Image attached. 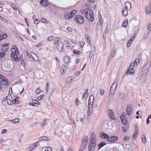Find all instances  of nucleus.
I'll return each instance as SVG.
<instances>
[{
	"mask_svg": "<svg viewBox=\"0 0 151 151\" xmlns=\"http://www.w3.org/2000/svg\"><path fill=\"white\" fill-rule=\"evenodd\" d=\"M108 115H109V114H111V113H113V111L111 109H109L108 111Z\"/></svg>",
	"mask_w": 151,
	"mask_h": 151,
	"instance_id": "nucleus-60",
	"label": "nucleus"
},
{
	"mask_svg": "<svg viewBox=\"0 0 151 151\" xmlns=\"http://www.w3.org/2000/svg\"><path fill=\"white\" fill-rule=\"evenodd\" d=\"M87 9H86V11H85V17L87 18H88V17H89V12H88V11L87 10H86Z\"/></svg>",
	"mask_w": 151,
	"mask_h": 151,
	"instance_id": "nucleus-48",
	"label": "nucleus"
},
{
	"mask_svg": "<svg viewBox=\"0 0 151 151\" xmlns=\"http://www.w3.org/2000/svg\"><path fill=\"white\" fill-rule=\"evenodd\" d=\"M56 48L58 51L62 52H63V43L61 42H58L56 45Z\"/></svg>",
	"mask_w": 151,
	"mask_h": 151,
	"instance_id": "nucleus-6",
	"label": "nucleus"
},
{
	"mask_svg": "<svg viewBox=\"0 0 151 151\" xmlns=\"http://www.w3.org/2000/svg\"><path fill=\"white\" fill-rule=\"evenodd\" d=\"M9 47H6V48L4 46H2L1 50L4 53V52H5V51H7Z\"/></svg>",
	"mask_w": 151,
	"mask_h": 151,
	"instance_id": "nucleus-36",
	"label": "nucleus"
},
{
	"mask_svg": "<svg viewBox=\"0 0 151 151\" xmlns=\"http://www.w3.org/2000/svg\"><path fill=\"white\" fill-rule=\"evenodd\" d=\"M96 137L95 134L93 133H92L91 135L90 140L89 142H96Z\"/></svg>",
	"mask_w": 151,
	"mask_h": 151,
	"instance_id": "nucleus-16",
	"label": "nucleus"
},
{
	"mask_svg": "<svg viewBox=\"0 0 151 151\" xmlns=\"http://www.w3.org/2000/svg\"><path fill=\"white\" fill-rule=\"evenodd\" d=\"M73 80V79L71 78V77H68L66 79L67 82L68 84L70 83Z\"/></svg>",
	"mask_w": 151,
	"mask_h": 151,
	"instance_id": "nucleus-35",
	"label": "nucleus"
},
{
	"mask_svg": "<svg viewBox=\"0 0 151 151\" xmlns=\"http://www.w3.org/2000/svg\"><path fill=\"white\" fill-rule=\"evenodd\" d=\"M19 99L18 97H16L15 99L12 101V103L14 104H17L19 103Z\"/></svg>",
	"mask_w": 151,
	"mask_h": 151,
	"instance_id": "nucleus-37",
	"label": "nucleus"
},
{
	"mask_svg": "<svg viewBox=\"0 0 151 151\" xmlns=\"http://www.w3.org/2000/svg\"><path fill=\"white\" fill-rule=\"evenodd\" d=\"M0 19L2 20L4 22V23H8L6 19H5V18H4L2 17V19L1 18Z\"/></svg>",
	"mask_w": 151,
	"mask_h": 151,
	"instance_id": "nucleus-59",
	"label": "nucleus"
},
{
	"mask_svg": "<svg viewBox=\"0 0 151 151\" xmlns=\"http://www.w3.org/2000/svg\"><path fill=\"white\" fill-rule=\"evenodd\" d=\"M142 142L145 144L146 143V138L145 135L143 134L142 136Z\"/></svg>",
	"mask_w": 151,
	"mask_h": 151,
	"instance_id": "nucleus-32",
	"label": "nucleus"
},
{
	"mask_svg": "<svg viewBox=\"0 0 151 151\" xmlns=\"http://www.w3.org/2000/svg\"><path fill=\"white\" fill-rule=\"evenodd\" d=\"M88 10H89V18L88 17V18L87 19L89 21L92 22L94 20V17L93 15V12L91 9H88Z\"/></svg>",
	"mask_w": 151,
	"mask_h": 151,
	"instance_id": "nucleus-12",
	"label": "nucleus"
},
{
	"mask_svg": "<svg viewBox=\"0 0 151 151\" xmlns=\"http://www.w3.org/2000/svg\"><path fill=\"white\" fill-rule=\"evenodd\" d=\"M40 4L44 6H47L48 5V2L47 0H41Z\"/></svg>",
	"mask_w": 151,
	"mask_h": 151,
	"instance_id": "nucleus-17",
	"label": "nucleus"
},
{
	"mask_svg": "<svg viewBox=\"0 0 151 151\" xmlns=\"http://www.w3.org/2000/svg\"><path fill=\"white\" fill-rule=\"evenodd\" d=\"M79 44L80 45L81 47H82L84 45V43L83 42L81 41L79 42Z\"/></svg>",
	"mask_w": 151,
	"mask_h": 151,
	"instance_id": "nucleus-58",
	"label": "nucleus"
},
{
	"mask_svg": "<svg viewBox=\"0 0 151 151\" xmlns=\"http://www.w3.org/2000/svg\"><path fill=\"white\" fill-rule=\"evenodd\" d=\"M0 38L1 40H3L5 38L7 37V35L6 34H4L3 35H0Z\"/></svg>",
	"mask_w": 151,
	"mask_h": 151,
	"instance_id": "nucleus-41",
	"label": "nucleus"
},
{
	"mask_svg": "<svg viewBox=\"0 0 151 151\" xmlns=\"http://www.w3.org/2000/svg\"><path fill=\"white\" fill-rule=\"evenodd\" d=\"M133 30L134 32H135L134 34H136L137 35V34L138 33L139 31V27L138 26H135Z\"/></svg>",
	"mask_w": 151,
	"mask_h": 151,
	"instance_id": "nucleus-31",
	"label": "nucleus"
},
{
	"mask_svg": "<svg viewBox=\"0 0 151 151\" xmlns=\"http://www.w3.org/2000/svg\"><path fill=\"white\" fill-rule=\"evenodd\" d=\"M131 69L128 68L127 70L126 74H133L135 73V72L134 70H132V71H131Z\"/></svg>",
	"mask_w": 151,
	"mask_h": 151,
	"instance_id": "nucleus-21",
	"label": "nucleus"
},
{
	"mask_svg": "<svg viewBox=\"0 0 151 151\" xmlns=\"http://www.w3.org/2000/svg\"><path fill=\"white\" fill-rule=\"evenodd\" d=\"M2 83V84H4L5 86H8L9 85V82L8 79L5 77H3V78L1 80Z\"/></svg>",
	"mask_w": 151,
	"mask_h": 151,
	"instance_id": "nucleus-15",
	"label": "nucleus"
},
{
	"mask_svg": "<svg viewBox=\"0 0 151 151\" xmlns=\"http://www.w3.org/2000/svg\"><path fill=\"white\" fill-rule=\"evenodd\" d=\"M73 17V15L70 14V13H67L65 15V17L68 19H69Z\"/></svg>",
	"mask_w": 151,
	"mask_h": 151,
	"instance_id": "nucleus-23",
	"label": "nucleus"
},
{
	"mask_svg": "<svg viewBox=\"0 0 151 151\" xmlns=\"http://www.w3.org/2000/svg\"><path fill=\"white\" fill-rule=\"evenodd\" d=\"M116 50H112L110 52V55L111 57L115 56L116 53Z\"/></svg>",
	"mask_w": 151,
	"mask_h": 151,
	"instance_id": "nucleus-22",
	"label": "nucleus"
},
{
	"mask_svg": "<svg viewBox=\"0 0 151 151\" xmlns=\"http://www.w3.org/2000/svg\"><path fill=\"white\" fill-rule=\"evenodd\" d=\"M109 117L111 119H114V113H111V114H109Z\"/></svg>",
	"mask_w": 151,
	"mask_h": 151,
	"instance_id": "nucleus-50",
	"label": "nucleus"
},
{
	"mask_svg": "<svg viewBox=\"0 0 151 151\" xmlns=\"http://www.w3.org/2000/svg\"><path fill=\"white\" fill-rule=\"evenodd\" d=\"M41 21L42 22H43L45 23H47V20L46 19L44 18H42L41 19Z\"/></svg>",
	"mask_w": 151,
	"mask_h": 151,
	"instance_id": "nucleus-61",
	"label": "nucleus"
},
{
	"mask_svg": "<svg viewBox=\"0 0 151 151\" xmlns=\"http://www.w3.org/2000/svg\"><path fill=\"white\" fill-rule=\"evenodd\" d=\"M118 139V138L117 136H113L110 137H109L107 140L109 142H114L116 141Z\"/></svg>",
	"mask_w": 151,
	"mask_h": 151,
	"instance_id": "nucleus-9",
	"label": "nucleus"
},
{
	"mask_svg": "<svg viewBox=\"0 0 151 151\" xmlns=\"http://www.w3.org/2000/svg\"><path fill=\"white\" fill-rule=\"evenodd\" d=\"M100 136L101 138L103 139H108L109 137V136L103 132H101L100 133Z\"/></svg>",
	"mask_w": 151,
	"mask_h": 151,
	"instance_id": "nucleus-13",
	"label": "nucleus"
},
{
	"mask_svg": "<svg viewBox=\"0 0 151 151\" xmlns=\"http://www.w3.org/2000/svg\"><path fill=\"white\" fill-rule=\"evenodd\" d=\"M96 142H89L88 148V151H94L96 147Z\"/></svg>",
	"mask_w": 151,
	"mask_h": 151,
	"instance_id": "nucleus-3",
	"label": "nucleus"
},
{
	"mask_svg": "<svg viewBox=\"0 0 151 151\" xmlns=\"http://www.w3.org/2000/svg\"><path fill=\"white\" fill-rule=\"evenodd\" d=\"M146 12L148 14H149L151 12V3L150 6L146 7Z\"/></svg>",
	"mask_w": 151,
	"mask_h": 151,
	"instance_id": "nucleus-19",
	"label": "nucleus"
},
{
	"mask_svg": "<svg viewBox=\"0 0 151 151\" xmlns=\"http://www.w3.org/2000/svg\"><path fill=\"white\" fill-rule=\"evenodd\" d=\"M44 95L43 94H42L40 96L38 97L37 99V100L38 101L40 100H42L43 97Z\"/></svg>",
	"mask_w": 151,
	"mask_h": 151,
	"instance_id": "nucleus-51",
	"label": "nucleus"
},
{
	"mask_svg": "<svg viewBox=\"0 0 151 151\" xmlns=\"http://www.w3.org/2000/svg\"><path fill=\"white\" fill-rule=\"evenodd\" d=\"M67 67L65 65L62 66L60 69V71H61L63 74H64L66 71Z\"/></svg>",
	"mask_w": 151,
	"mask_h": 151,
	"instance_id": "nucleus-20",
	"label": "nucleus"
},
{
	"mask_svg": "<svg viewBox=\"0 0 151 151\" xmlns=\"http://www.w3.org/2000/svg\"><path fill=\"white\" fill-rule=\"evenodd\" d=\"M122 13L123 16H126L128 14V12L125 9H123L122 10Z\"/></svg>",
	"mask_w": 151,
	"mask_h": 151,
	"instance_id": "nucleus-34",
	"label": "nucleus"
},
{
	"mask_svg": "<svg viewBox=\"0 0 151 151\" xmlns=\"http://www.w3.org/2000/svg\"><path fill=\"white\" fill-rule=\"evenodd\" d=\"M32 102L34 104H35L37 105H39L40 104V102L36 100H32Z\"/></svg>",
	"mask_w": 151,
	"mask_h": 151,
	"instance_id": "nucleus-47",
	"label": "nucleus"
},
{
	"mask_svg": "<svg viewBox=\"0 0 151 151\" xmlns=\"http://www.w3.org/2000/svg\"><path fill=\"white\" fill-rule=\"evenodd\" d=\"M74 53L76 55H80V51L79 50H74L73 51Z\"/></svg>",
	"mask_w": 151,
	"mask_h": 151,
	"instance_id": "nucleus-40",
	"label": "nucleus"
},
{
	"mask_svg": "<svg viewBox=\"0 0 151 151\" xmlns=\"http://www.w3.org/2000/svg\"><path fill=\"white\" fill-rule=\"evenodd\" d=\"M106 143L104 142H101L98 144V149L99 150L101 148L103 147L104 146L106 145Z\"/></svg>",
	"mask_w": 151,
	"mask_h": 151,
	"instance_id": "nucleus-24",
	"label": "nucleus"
},
{
	"mask_svg": "<svg viewBox=\"0 0 151 151\" xmlns=\"http://www.w3.org/2000/svg\"><path fill=\"white\" fill-rule=\"evenodd\" d=\"M5 52H0V60L2 59L3 57H4L5 55Z\"/></svg>",
	"mask_w": 151,
	"mask_h": 151,
	"instance_id": "nucleus-44",
	"label": "nucleus"
},
{
	"mask_svg": "<svg viewBox=\"0 0 151 151\" xmlns=\"http://www.w3.org/2000/svg\"><path fill=\"white\" fill-rule=\"evenodd\" d=\"M81 73V72L80 71H78L76 72L74 74V76L75 77H77Z\"/></svg>",
	"mask_w": 151,
	"mask_h": 151,
	"instance_id": "nucleus-54",
	"label": "nucleus"
},
{
	"mask_svg": "<svg viewBox=\"0 0 151 151\" xmlns=\"http://www.w3.org/2000/svg\"><path fill=\"white\" fill-rule=\"evenodd\" d=\"M39 141L44 140H47L48 139V137L44 136L40 137L39 138Z\"/></svg>",
	"mask_w": 151,
	"mask_h": 151,
	"instance_id": "nucleus-30",
	"label": "nucleus"
},
{
	"mask_svg": "<svg viewBox=\"0 0 151 151\" xmlns=\"http://www.w3.org/2000/svg\"><path fill=\"white\" fill-rule=\"evenodd\" d=\"M88 89H87L86 91L83 95V99H85L88 96Z\"/></svg>",
	"mask_w": 151,
	"mask_h": 151,
	"instance_id": "nucleus-25",
	"label": "nucleus"
},
{
	"mask_svg": "<svg viewBox=\"0 0 151 151\" xmlns=\"http://www.w3.org/2000/svg\"><path fill=\"white\" fill-rule=\"evenodd\" d=\"M47 119H45L43 122L41 124V127H44L47 124L46 123Z\"/></svg>",
	"mask_w": 151,
	"mask_h": 151,
	"instance_id": "nucleus-43",
	"label": "nucleus"
},
{
	"mask_svg": "<svg viewBox=\"0 0 151 151\" xmlns=\"http://www.w3.org/2000/svg\"><path fill=\"white\" fill-rule=\"evenodd\" d=\"M117 86V84L116 83H114L112 84L110 88V92L109 95V96L110 95V94L113 95V94L114 93Z\"/></svg>",
	"mask_w": 151,
	"mask_h": 151,
	"instance_id": "nucleus-4",
	"label": "nucleus"
},
{
	"mask_svg": "<svg viewBox=\"0 0 151 151\" xmlns=\"http://www.w3.org/2000/svg\"><path fill=\"white\" fill-rule=\"evenodd\" d=\"M128 23V20L126 19H125L123 22L122 25L124 27H127Z\"/></svg>",
	"mask_w": 151,
	"mask_h": 151,
	"instance_id": "nucleus-28",
	"label": "nucleus"
},
{
	"mask_svg": "<svg viewBox=\"0 0 151 151\" xmlns=\"http://www.w3.org/2000/svg\"><path fill=\"white\" fill-rule=\"evenodd\" d=\"M11 58L13 60L15 61L18 62L19 60V58H18L17 55H15L14 53L12 52L11 54Z\"/></svg>",
	"mask_w": 151,
	"mask_h": 151,
	"instance_id": "nucleus-11",
	"label": "nucleus"
},
{
	"mask_svg": "<svg viewBox=\"0 0 151 151\" xmlns=\"http://www.w3.org/2000/svg\"><path fill=\"white\" fill-rule=\"evenodd\" d=\"M139 61L140 59L139 58H137L135 59L134 63H133L134 64V65H136V66L139 64Z\"/></svg>",
	"mask_w": 151,
	"mask_h": 151,
	"instance_id": "nucleus-29",
	"label": "nucleus"
},
{
	"mask_svg": "<svg viewBox=\"0 0 151 151\" xmlns=\"http://www.w3.org/2000/svg\"><path fill=\"white\" fill-rule=\"evenodd\" d=\"M64 62L67 65L71 62V58L68 56H65L63 58Z\"/></svg>",
	"mask_w": 151,
	"mask_h": 151,
	"instance_id": "nucleus-8",
	"label": "nucleus"
},
{
	"mask_svg": "<svg viewBox=\"0 0 151 151\" xmlns=\"http://www.w3.org/2000/svg\"><path fill=\"white\" fill-rule=\"evenodd\" d=\"M122 123L123 124L125 125H126L128 123L127 119H126V118H125V119H124V120H122Z\"/></svg>",
	"mask_w": 151,
	"mask_h": 151,
	"instance_id": "nucleus-46",
	"label": "nucleus"
},
{
	"mask_svg": "<svg viewBox=\"0 0 151 151\" xmlns=\"http://www.w3.org/2000/svg\"><path fill=\"white\" fill-rule=\"evenodd\" d=\"M125 9L127 10H130L131 8V4L129 2H126L125 4Z\"/></svg>",
	"mask_w": 151,
	"mask_h": 151,
	"instance_id": "nucleus-18",
	"label": "nucleus"
},
{
	"mask_svg": "<svg viewBox=\"0 0 151 151\" xmlns=\"http://www.w3.org/2000/svg\"><path fill=\"white\" fill-rule=\"evenodd\" d=\"M67 29L69 32H72V29L70 27H68L67 28Z\"/></svg>",
	"mask_w": 151,
	"mask_h": 151,
	"instance_id": "nucleus-64",
	"label": "nucleus"
},
{
	"mask_svg": "<svg viewBox=\"0 0 151 151\" xmlns=\"http://www.w3.org/2000/svg\"><path fill=\"white\" fill-rule=\"evenodd\" d=\"M133 112V110L132 105L131 104L128 105L126 109V112L127 115L128 116L131 115Z\"/></svg>",
	"mask_w": 151,
	"mask_h": 151,
	"instance_id": "nucleus-5",
	"label": "nucleus"
},
{
	"mask_svg": "<svg viewBox=\"0 0 151 151\" xmlns=\"http://www.w3.org/2000/svg\"><path fill=\"white\" fill-rule=\"evenodd\" d=\"M38 145V142H37L31 145L28 148V150L29 151H31L35 149Z\"/></svg>",
	"mask_w": 151,
	"mask_h": 151,
	"instance_id": "nucleus-7",
	"label": "nucleus"
},
{
	"mask_svg": "<svg viewBox=\"0 0 151 151\" xmlns=\"http://www.w3.org/2000/svg\"><path fill=\"white\" fill-rule=\"evenodd\" d=\"M18 119H14L10 120L9 121L14 123H18L19 122Z\"/></svg>",
	"mask_w": 151,
	"mask_h": 151,
	"instance_id": "nucleus-38",
	"label": "nucleus"
},
{
	"mask_svg": "<svg viewBox=\"0 0 151 151\" xmlns=\"http://www.w3.org/2000/svg\"><path fill=\"white\" fill-rule=\"evenodd\" d=\"M147 29L150 31H151V23H150L147 27Z\"/></svg>",
	"mask_w": 151,
	"mask_h": 151,
	"instance_id": "nucleus-55",
	"label": "nucleus"
},
{
	"mask_svg": "<svg viewBox=\"0 0 151 151\" xmlns=\"http://www.w3.org/2000/svg\"><path fill=\"white\" fill-rule=\"evenodd\" d=\"M49 83L48 82H47L46 83L45 88L47 92H48V86H49Z\"/></svg>",
	"mask_w": 151,
	"mask_h": 151,
	"instance_id": "nucleus-49",
	"label": "nucleus"
},
{
	"mask_svg": "<svg viewBox=\"0 0 151 151\" xmlns=\"http://www.w3.org/2000/svg\"><path fill=\"white\" fill-rule=\"evenodd\" d=\"M12 52L14 53L15 55H18L19 54L18 49L14 45L12 47Z\"/></svg>",
	"mask_w": 151,
	"mask_h": 151,
	"instance_id": "nucleus-14",
	"label": "nucleus"
},
{
	"mask_svg": "<svg viewBox=\"0 0 151 151\" xmlns=\"http://www.w3.org/2000/svg\"><path fill=\"white\" fill-rule=\"evenodd\" d=\"M127 149L129 151H131V147L129 145H127Z\"/></svg>",
	"mask_w": 151,
	"mask_h": 151,
	"instance_id": "nucleus-62",
	"label": "nucleus"
},
{
	"mask_svg": "<svg viewBox=\"0 0 151 151\" xmlns=\"http://www.w3.org/2000/svg\"><path fill=\"white\" fill-rule=\"evenodd\" d=\"M88 139V137L87 136H85L83 138L81 142V151H84V149L86 147L87 145ZM79 151H80V150Z\"/></svg>",
	"mask_w": 151,
	"mask_h": 151,
	"instance_id": "nucleus-1",
	"label": "nucleus"
},
{
	"mask_svg": "<svg viewBox=\"0 0 151 151\" xmlns=\"http://www.w3.org/2000/svg\"><path fill=\"white\" fill-rule=\"evenodd\" d=\"M60 38L58 37L57 38V39L56 40H55L54 41V42L53 43L54 45H56V46L57 45V42H60V41H59V40H58V39H60Z\"/></svg>",
	"mask_w": 151,
	"mask_h": 151,
	"instance_id": "nucleus-57",
	"label": "nucleus"
},
{
	"mask_svg": "<svg viewBox=\"0 0 151 151\" xmlns=\"http://www.w3.org/2000/svg\"><path fill=\"white\" fill-rule=\"evenodd\" d=\"M11 6L12 7L13 9L15 11H17V10L16 7H15V6L14 4H12L11 5Z\"/></svg>",
	"mask_w": 151,
	"mask_h": 151,
	"instance_id": "nucleus-52",
	"label": "nucleus"
},
{
	"mask_svg": "<svg viewBox=\"0 0 151 151\" xmlns=\"http://www.w3.org/2000/svg\"><path fill=\"white\" fill-rule=\"evenodd\" d=\"M45 151H52L51 147H46Z\"/></svg>",
	"mask_w": 151,
	"mask_h": 151,
	"instance_id": "nucleus-56",
	"label": "nucleus"
},
{
	"mask_svg": "<svg viewBox=\"0 0 151 151\" xmlns=\"http://www.w3.org/2000/svg\"><path fill=\"white\" fill-rule=\"evenodd\" d=\"M94 100V97L93 95H91L90 96L89 98V102L90 101V102L92 104H93V102Z\"/></svg>",
	"mask_w": 151,
	"mask_h": 151,
	"instance_id": "nucleus-26",
	"label": "nucleus"
},
{
	"mask_svg": "<svg viewBox=\"0 0 151 151\" xmlns=\"http://www.w3.org/2000/svg\"><path fill=\"white\" fill-rule=\"evenodd\" d=\"M139 132H136L135 133H134L133 134V139H136V138L137 137V136L138 135V133Z\"/></svg>",
	"mask_w": 151,
	"mask_h": 151,
	"instance_id": "nucleus-39",
	"label": "nucleus"
},
{
	"mask_svg": "<svg viewBox=\"0 0 151 151\" xmlns=\"http://www.w3.org/2000/svg\"><path fill=\"white\" fill-rule=\"evenodd\" d=\"M134 66H135L134 64L133 63H132L129 65V68L130 69H131L132 70H134L133 69V67Z\"/></svg>",
	"mask_w": 151,
	"mask_h": 151,
	"instance_id": "nucleus-42",
	"label": "nucleus"
},
{
	"mask_svg": "<svg viewBox=\"0 0 151 151\" xmlns=\"http://www.w3.org/2000/svg\"><path fill=\"white\" fill-rule=\"evenodd\" d=\"M136 36V34H134L132 37L130 39V40L128 41L127 46V47H129L131 45L133 40L135 39Z\"/></svg>",
	"mask_w": 151,
	"mask_h": 151,
	"instance_id": "nucleus-10",
	"label": "nucleus"
},
{
	"mask_svg": "<svg viewBox=\"0 0 151 151\" xmlns=\"http://www.w3.org/2000/svg\"><path fill=\"white\" fill-rule=\"evenodd\" d=\"M105 91L103 89H101L100 91V94L101 96H103L104 93Z\"/></svg>",
	"mask_w": 151,
	"mask_h": 151,
	"instance_id": "nucleus-53",
	"label": "nucleus"
},
{
	"mask_svg": "<svg viewBox=\"0 0 151 151\" xmlns=\"http://www.w3.org/2000/svg\"><path fill=\"white\" fill-rule=\"evenodd\" d=\"M92 106H93L92 104H91V103L90 102V101L89 102V103H88V107H89V109H88L89 111L88 112H92V109H93Z\"/></svg>",
	"mask_w": 151,
	"mask_h": 151,
	"instance_id": "nucleus-27",
	"label": "nucleus"
},
{
	"mask_svg": "<svg viewBox=\"0 0 151 151\" xmlns=\"http://www.w3.org/2000/svg\"><path fill=\"white\" fill-rule=\"evenodd\" d=\"M32 19L34 20L35 23L36 24H37L40 22L39 19H36V17L35 16H33Z\"/></svg>",
	"mask_w": 151,
	"mask_h": 151,
	"instance_id": "nucleus-33",
	"label": "nucleus"
},
{
	"mask_svg": "<svg viewBox=\"0 0 151 151\" xmlns=\"http://www.w3.org/2000/svg\"><path fill=\"white\" fill-rule=\"evenodd\" d=\"M111 57H109V58H108V60H107V65H108V64H109V63L110 61V60L111 59Z\"/></svg>",
	"mask_w": 151,
	"mask_h": 151,
	"instance_id": "nucleus-63",
	"label": "nucleus"
},
{
	"mask_svg": "<svg viewBox=\"0 0 151 151\" xmlns=\"http://www.w3.org/2000/svg\"><path fill=\"white\" fill-rule=\"evenodd\" d=\"M76 12L77 11L76 10H74L70 12V14L73 15V16L76 14Z\"/></svg>",
	"mask_w": 151,
	"mask_h": 151,
	"instance_id": "nucleus-45",
	"label": "nucleus"
},
{
	"mask_svg": "<svg viewBox=\"0 0 151 151\" xmlns=\"http://www.w3.org/2000/svg\"><path fill=\"white\" fill-rule=\"evenodd\" d=\"M74 21L77 23L83 24L84 23V20L82 16L77 15L74 18Z\"/></svg>",
	"mask_w": 151,
	"mask_h": 151,
	"instance_id": "nucleus-2",
	"label": "nucleus"
}]
</instances>
